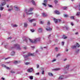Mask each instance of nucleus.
Returning a JSON list of instances; mask_svg holds the SVG:
<instances>
[{
    "instance_id": "6e6d98bb",
    "label": "nucleus",
    "mask_w": 80,
    "mask_h": 80,
    "mask_svg": "<svg viewBox=\"0 0 80 80\" xmlns=\"http://www.w3.org/2000/svg\"><path fill=\"white\" fill-rule=\"evenodd\" d=\"M42 80H47V79H46V78H44Z\"/></svg>"
},
{
    "instance_id": "7ed1b4c3",
    "label": "nucleus",
    "mask_w": 80,
    "mask_h": 80,
    "mask_svg": "<svg viewBox=\"0 0 80 80\" xmlns=\"http://www.w3.org/2000/svg\"><path fill=\"white\" fill-rule=\"evenodd\" d=\"M35 55H36V53H34L33 54L29 53L28 55H24L23 56V57L25 60H26V59H27V57H30V56H35Z\"/></svg>"
},
{
    "instance_id": "9d476101",
    "label": "nucleus",
    "mask_w": 80,
    "mask_h": 80,
    "mask_svg": "<svg viewBox=\"0 0 80 80\" xmlns=\"http://www.w3.org/2000/svg\"><path fill=\"white\" fill-rule=\"evenodd\" d=\"M14 8L15 10H16V11H18L20 10V9H19V8H18V7L17 6H15Z\"/></svg>"
},
{
    "instance_id": "c756f323",
    "label": "nucleus",
    "mask_w": 80,
    "mask_h": 80,
    "mask_svg": "<svg viewBox=\"0 0 80 80\" xmlns=\"http://www.w3.org/2000/svg\"><path fill=\"white\" fill-rule=\"evenodd\" d=\"M80 15V12H77V13L76 14V15L77 16H79V15Z\"/></svg>"
},
{
    "instance_id": "ddd939ff",
    "label": "nucleus",
    "mask_w": 80,
    "mask_h": 80,
    "mask_svg": "<svg viewBox=\"0 0 80 80\" xmlns=\"http://www.w3.org/2000/svg\"><path fill=\"white\" fill-rule=\"evenodd\" d=\"M52 29L50 28V27H47L46 28V30L47 31H51Z\"/></svg>"
},
{
    "instance_id": "bb28decb",
    "label": "nucleus",
    "mask_w": 80,
    "mask_h": 80,
    "mask_svg": "<svg viewBox=\"0 0 80 80\" xmlns=\"http://www.w3.org/2000/svg\"><path fill=\"white\" fill-rule=\"evenodd\" d=\"M14 64H17V63H18V62L17 61H15L14 62Z\"/></svg>"
},
{
    "instance_id": "8fccbe9b",
    "label": "nucleus",
    "mask_w": 80,
    "mask_h": 80,
    "mask_svg": "<svg viewBox=\"0 0 80 80\" xmlns=\"http://www.w3.org/2000/svg\"><path fill=\"white\" fill-rule=\"evenodd\" d=\"M54 2H55V3H58V1H55Z\"/></svg>"
},
{
    "instance_id": "338daca9",
    "label": "nucleus",
    "mask_w": 80,
    "mask_h": 80,
    "mask_svg": "<svg viewBox=\"0 0 80 80\" xmlns=\"http://www.w3.org/2000/svg\"><path fill=\"white\" fill-rule=\"evenodd\" d=\"M32 48H35V47H32Z\"/></svg>"
},
{
    "instance_id": "680f3d73",
    "label": "nucleus",
    "mask_w": 80,
    "mask_h": 80,
    "mask_svg": "<svg viewBox=\"0 0 80 80\" xmlns=\"http://www.w3.org/2000/svg\"><path fill=\"white\" fill-rule=\"evenodd\" d=\"M36 25V24L35 23H34V24H33V26H34V27H35V26Z\"/></svg>"
},
{
    "instance_id": "f03ea898",
    "label": "nucleus",
    "mask_w": 80,
    "mask_h": 80,
    "mask_svg": "<svg viewBox=\"0 0 80 80\" xmlns=\"http://www.w3.org/2000/svg\"><path fill=\"white\" fill-rule=\"evenodd\" d=\"M29 40L31 43H37L38 42H40V41L41 39L40 38H36L33 40V41L30 39H29Z\"/></svg>"
},
{
    "instance_id": "5fc2aeb1",
    "label": "nucleus",
    "mask_w": 80,
    "mask_h": 80,
    "mask_svg": "<svg viewBox=\"0 0 80 80\" xmlns=\"http://www.w3.org/2000/svg\"><path fill=\"white\" fill-rule=\"evenodd\" d=\"M1 79H2V80H5V78H1Z\"/></svg>"
},
{
    "instance_id": "49530a36",
    "label": "nucleus",
    "mask_w": 80,
    "mask_h": 80,
    "mask_svg": "<svg viewBox=\"0 0 80 80\" xmlns=\"http://www.w3.org/2000/svg\"><path fill=\"white\" fill-rule=\"evenodd\" d=\"M11 73H15V72L12 71H11Z\"/></svg>"
},
{
    "instance_id": "473e14b6",
    "label": "nucleus",
    "mask_w": 80,
    "mask_h": 80,
    "mask_svg": "<svg viewBox=\"0 0 80 80\" xmlns=\"http://www.w3.org/2000/svg\"><path fill=\"white\" fill-rule=\"evenodd\" d=\"M24 25L25 27H27V23H24Z\"/></svg>"
},
{
    "instance_id": "4be33fe9",
    "label": "nucleus",
    "mask_w": 80,
    "mask_h": 80,
    "mask_svg": "<svg viewBox=\"0 0 80 80\" xmlns=\"http://www.w3.org/2000/svg\"><path fill=\"white\" fill-rule=\"evenodd\" d=\"M77 47L76 45H73L71 47L72 48H75Z\"/></svg>"
},
{
    "instance_id": "e2e57ef3",
    "label": "nucleus",
    "mask_w": 80,
    "mask_h": 80,
    "mask_svg": "<svg viewBox=\"0 0 80 80\" xmlns=\"http://www.w3.org/2000/svg\"><path fill=\"white\" fill-rule=\"evenodd\" d=\"M76 21L77 22H79V20H77Z\"/></svg>"
},
{
    "instance_id": "20e7f679",
    "label": "nucleus",
    "mask_w": 80,
    "mask_h": 80,
    "mask_svg": "<svg viewBox=\"0 0 80 80\" xmlns=\"http://www.w3.org/2000/svg\"><path fill=\"white\" fill-rule=\"evenodd\" d=\"M5 2H2L1 4H0V10L1 11H2L4 9V8L2 7L3 6H4V5H5L6 4Z\"/></svg>"
},
{
    "instance_id": "a18cd8bd",
    "label": "nucleus",
    "mask_w": 80,
    "mask_h": 80,
    "mask_svg": "<svg viewBox=\"0 0 80 80\" xmlns=\"http://www.w3.org/2000/svg\"><path fill=\"white\" fill-rule=\"evenodd\" d=\"M40 74V72H38L37 73H35V75H38Z\"/></svg>"
},
{
    "instance_id": "0eeeda50",
    "label": "nucleus",
    "mask_w": 80,
    "mask_h": 80,
    "mask_svg": "<svg viewBox=\"0 0 80 80\" xmlns=\"http://www.w3.org/2000/svg\"><path fill=\"white\" fill-rule=\"evenodd\" d=\"M28 72H29V73H31V72H33V69L32 68H29L28 69Z\"/></svg>"
},
{
    "instance_id": "0e129e2a",
    "label": "nucleus",
    "mask_w": 80,
    "mask_h": 80,
    "mask_svg": "<svg viewBox=\"0 0 80 80\" xmlns=\"http://www.w3.org/2000/svg\"><path fill=\"white\" fill-rule=\"evenodd\" d=\"M7 7H8H8H9V6H8V5H7Z\"/></svg>"
},
{
    "instance_id": "1a4fd4ad",
    "label": "nucleus",
    "mask_w": 80,
    "mask_h": 80,
    "mask_svg": "<svg viewBox=\"0 0 80 80\" xmlns=\"http://www.w3.org/2000/svg\"><path fill=\"white\" fill-rule=\"evenodd\" d=\"M53 20L54 22L56 23H57V22H58V21H59V22H61V20H60V19H58V20H57V19H55V18H53Z\"/></svg>"
},
{
    "instance_id": "2f4dec72",
    "label": "nucleus",
    "mask_w": 80,
    "mask_h": 80,
    "mask_svg": "<svg viewBox=\"0 0 80 80\" xmlns=\"http://www.w3.org/2000/svg\"><path fill=\"white\" fill-rule=\"evenodd\" d=\"M32 3L34 5H35V2L33 1H32Z\"/></svg>"
},
{
    "instance_id": "c9c22d12",
    "label": "nucleus",
    "mask_w": 80,
    "mask_h": 80,
    "mask_svg": "<svg viewBox=\"0 0 80 80\" xmlns=\"http://www.w3.org/2000/svg\"><path fill=\"white\" fill-rule=\"evenodd\" d=\"M25 64L26 65H29V64H30V63L28 62H26L25 63Z\"/></svg>"
},
{
    "instance_id": "f3484780",
    "label": "nucleus",
    "mask_w": 80,
    "mask_h": 80,
    "mask_svg": "<svg viewBox=\"0 0 80 80\" xmlns=\"http://www.w3.org/2000/svg\"><path fill=\"white\" fill-rule=\"evenodd\" d=\"M48 75L50 77H52V76H53V74H52L51 73H50V72L48 73Z\"/></svg>"
},
{
    "instance_id": "864d4df0",
    "label": "nucleus",
    "mask_w": 80,
    "mask_h": 80,
    "mask_svg": "<svg viewBox=\"0 0 80 80\" xmlns=\"http://www.w3.org/2000/svg\"><path fill=\"white\" fill-rule=\"evenodd\" d=\"M64 43H65V42H62V45L63 46L64 45Z\"/></svg>"
},
{
    "instance_id": "dca6fc26",
    "label": "nucleus",
    "mask_w": 80,
    "mask_h": 80,
    "mask_svg": "<svg viewBox=\"0 0 80 80\" xmlns=\"http://www.w3.org/2000/svg\"><path fill=\"white\" fill-rule=\"evenodd\" d=\"M63 78H64V77H63V76H61L59 78V79L60 80H62Z\"/></svg>"
},
{
    "instance_id": "a19ab883",
    "label": "nucleus",
    "mask_w": 80,
    "mask_h": 80,
    "mask_svg": "<svg viewBox=\"0 0 80 80\" xmlns=\"http://www.w3.org/2000/svg\"><path fill=\"white\" fill-rule=\"evenodd\" d=\"M36 66L37 68H39V65L38 64H37Z\"/></svg>"
},
{
    "instance_id": "cd10ccee",
    "label": "nucleus",
    "mask_w": 80,
    "mask_h": 80,
    "mask_svg": "<svg viewBox=\"0 0 80 80\" xmlns=\"http://www.w3.org/2000/svg\"><path fill=\"white\" fill-rule=\"evenodd\" d=\"M76 46L77 47H78V48H79V47H80V45H79L78 44V43H77L76 45Z\"/></svg>"
},
{
    "instance_id": "c85d7f7f",
    "label": "nucleus",
    "mask_w": 80,
    "mask_h": 80,
    "mask_svg": "<svg viewBox=\"0 0 80 80\" xmlns=\"http://www.w3.org/2000/svg\"><path fill=\"white\" fill-rule=\"evenodd\" d=\"M48 25H50V21H48L47 22Z\"/></svg>"
},
{
    "instance_id": "a878e982",
    "label": "nucleus",
    "mask_w": 80,
    "mask_h": 80,
    "mask_svg": "<svg viewBox=\"0 0 80 80\" xmlns=\"http://www.w3.org/2000/svg\"><path fill=\"white\" fill-rule=\"evenodd\" d=\"M42 14L43 17H46V16H47V15L45 13H42Z\"/></svg>"
},
{
    "instance_id": "f8f14e48",
    "label": "nucleus",
    "mask_w": 80,
    "mask_h": 80,
    "mask_svg": "<svg viewBox=\"0 0 80 80\" xmlns=\"http://www.w3.org/2000/svg\"><path fill=\"white\" fill-rule=\"evenodd\" d=\"M10 7L11 9H8V12H11L12 10H13V6H11Z\"/></svg>"
},
{
    "instance_id": "c03bdc74",
    "label": "nucleus",
    "mask_w": 80,
    "mask_h": 80,
    "mask_svg": "<svg viewBox=\"0 0 80 80\" xmlns=\"http://www.w3.org/2000/svg\"><path fill=\"white\" fill-rule=\"evenodd\" d=\"M44 70H43L42 72V75H43L44 74Z\"/></svg>"
},
{
    "instance_id": "412c9836",
    "label": "nucleus",
    "mask_w": 80,
    "mask_h": 80,
    "mask_svg": "<svg viewBox=\"0 0 80 80\" xmlns=\"http://www.w3.org/2000/svg\"><path fill=\"white\" fill-rule=\"evenodd\" d=\"M79 51H80V49H77L76 50V53H78Z\"/></svg>"
},
{
    "instance_id": "5701e85b",
    "label": "nucleus",
    "mask_w": 80,
    "mask_h": 80,
    "mask_svg": "<svg viewBox=\"0 0 80 80\" xmlns=\"http://www.w3.org/2000/svg\"><path fill=\"white\" fill-rule=\"evenodd\" d=\"M63 16L65 18H67V17H68V15L67 14H64Z\"/></svg>"
},
{
    "instance_id": "7c9ffc66",
    "label": "nucleus",
    "mask_w": 80,
    "mask_h": 80,
    "mask_svg": "<svg viewBox=\"0 0 80 80\" xmlns=\"http://www.w3.org/2000/svg\"><path fill=\"white\" fill-rule=\"evenodd\" d=\"M29 78L31 80H33V76H29Z\"/></svg>"
},
{
    "instance_id": "6ab92c4d",
    "label": "nucleus",
    "mask_w": 80,
    "mask_h": 80,
    "mask_svg": "<svg viewBox=\"0 0 80 80\" xmlns=\"http://www.w3.org/2000/svg\"><path fill=\"white\" fill-rule=\"evenodd\" d=\"M12 27H18V25L17 24H13L12 25Z\"/></svg>"
},
{
    "instance_id": "69168bd1",
    "label": "nucleus",
    "mask_w": 80,
    "mask_h": 80,
    "mask_svg": "<svg viewBox=\"0 0 80 80\" xmlns=\"http://www.w3.org/2000/svg\"><path fill=\"white\" fill-rule=\"evenodd\" d=\"M10 63V62H7L6 63Z\"/></svg>"
},
{
    "instance_id": "09e8293b",
    "label": "nucleus",
    "mask_w": 80,
    "mask_h": 80,
    "mask_svg": "<svg viewBox=\"0 0 80 80\" xmlns=\"http://www.w3.org/2000/svg\"><path fill=\"white\" fill-rule=\"evenodd\" d=\"M40 23L41 24H43V22H42V21H41L40 22Z\"/></svg>"
},
{
    "instance_id": "a211bd4d",
    "label": "nucleus",
    "mask_w": 80,
    "mask_h": 80,
    "mask_svg": "<svg viewBox=\"0 0 80 80\" xmlns=\"http://www.w3.org/2000/svg\"><path fill=\"white\" fill-rule=\"evenodd\" d=\"M35 20V19H33L31 20H30L29 21V22H30L31 23H32V22H33V21Z\"/></svg>"
},
{
    "instance_id": "ea45409f",
    "label": "nucleus",
    "mask_w": 80,
    "mask_h": 80,
    "mask_svg": "<svg viewBox=\"0 0 80 80\" xmlns=\"http://www.w3.org/2000/svg\"><path fill=\"white\" fill-rule=\"evenodd\" d=\"M61 55V54H58L57 55V57H59V56H60Z\"/></svg>"
},
{
    "instance_id": "72a5a7b5",
    "label": "nucleus",
    "mask_w": 80,
    "mask_h": 80,
    "mask_svg": "<svg viewBox=\"0 0 80 80\" xmlns=\"http://www.w3.org/2000/svg\"><path fill=\"white\" fill-rule=\"evenodd\" d=\"M42 4L44 6V7H46V3H42Z\"/></svg>"
},
{
    "instance_id": "f257e3e1",
    "label": "nucleus",
    "mask_w": 80,
    "mask_h": 80,
    "mask_svg": "<svg viewBox=\"0 0 80 80\" xmlns=\"http://www.w3.org/2000/svg\"><path fill=\"white\" fill-rule=\"evenodd\" d=\"M33 10V8H31L29 9H28V11L27 9H25L24 11L25 13H26V14L28 15H33V12L28 13V12H32Z\"/></svg>"
},
{
    "instance_id": "4d7b16f0",
    "label": "nucleus",
    "mask_w": 80,
    "mask_h": 80,
    "mask_svg": "<svg viewBox=\"0 0 80 80\" xmlns=\"http://www.w3.org/2000/svg\"><path fill=\"white\" fill-rule=\"evenodd\" d=\"M75 34L76 35H78V32H76L75 33Z\"/></svg>"
},
{
    "instance_id": "4468645a",
    "label": "nucleus",
    "mask_w": 80,
    "mask_h": 80,
    "mask_svg": "<svg viewBox=\"0 0 80 80\" xmlns=\"http://www.w3.org/2000/svg\"><path fill=\"white\" fill-rule=\"evenodd\" d=\"M15 52L14 51L12 52L11 53V55H12V56H13V55H15Z\"/></svg>"
},
{
    "instance_id": "4c0bfd02",
    "label": "nucleus",
    "mask_w": 80,
    "mask_h": 80,
    "mask_svg": "<svg viewBox=\"0 0 80 80\" xmlns=\"http://www.w3.org/2000/svg\"><path fill=\"white\" fill-rule=\"evenodd\" d=\"M70 18L71 19H73V20H74V16H71V17Z\"/></svg>"
},
{
    "instance_id": "f704fd0d",
    "label": "nucleus",
    "mask_w": 80,
    "mask_h": 80,
    "mask_svg": "<svg viewBox=\"0 0 80 80\" xmlns=\"http://www.w3.org/2000/svg\"><path fill=\"white\" fill-rule=\"evenodd\" d=\"M30 31L32 32H35V30L33 29H31Z\"/></svg>"
},
{
    "instance_id": "393cba45",
    "label": "nucleus",
    "mask_w": 80,
    "mask_h": 80,
    "mask_svg": "<svg viewBox=\"0 0 80 80\" xmlns=\"http://www.w3.org/2000/svg\"><path fill=\"white\" fill-rule=\"evenodd\" d=\"M60 69V68H57L54 69V70H56V71H58V70H59Z\"/></svg>"
},
{
    "instance_id": "774afa93",
    "label": "nucleus",
    "mask_w": 80,
    "mask_h": 80,
    "mask_svg": "<svg viewBox=\"0 0 80 80\" xmlns=\"http://www.w3.org/2000/svg\"><path fill=\"white\" fill-rule=\"evenodd\" d=\"M8 58H5V60H7V59H8Z\"/></svg>"
},
{
    "instance_id": "79ce46f5",
    "label": "nucleus",
    "mask_w": 80,
    "mask_h": 80,
    "mask_svg": "<svg viewBox=\"0 0 80 80\" xmlns=\"http://www.w3.org/2000/svg\"><path fill=\"white\" fill-rule=\"evenodd\" d=\"M10 39H12V37H9L8 38V40H10Z\"/></svg>"
},
{
    "instance_id": "13d9d810",
    "label": "nucleus",
    "mask_w": 80,
    "mask_h": 80,
    "mask_svg": "<svg viewBox=\"0 0 80 80\" xmlns=\"http://www.w3.org/2000/svg\"><path fill=\"white\" fill-rule=\"evenodd\" d=\"M4 1H10V0H4Z\"/></svg>"
},
{
    "instance_id": "6e6552de",
    "label": "nucleus",
    "mask_w": 80,
    "mask_h": 80,
    "mask_svg": "<svg viewBox=\"0 0 80 80\" xmlns=\"http://www.w3.org/2000/svg\"><path fill=\"white\" fill-rule=\"evenodd\" d=\"M2 67L5 68L6 69H7V70H10V68H8V67L6 66V65L4 64H2Z\"/></svg>"
},
{
    "instance_id": "58836bf2",
    "label": "nucleus",
    "mask_w": 80,
    "mask_h": 80,
    "mask_svg": "<svg viewBox=\"0 0 80 80\" xmlns=\"http://www.w3.org/2000/svg\"><path fill=\"white\" fill-rule=\"evenodd\" d=\"M47 2V0H44V3H46Z\"/></svg>"
},
{
    "instance_id": "3c124183",
    "label": "nucleus",
    "mask_w": 80,
    "mask_h": 80,
    "mask_svg": "<svg viewBox=\"0 0 80 80\" xmlns=\"http://www.w3.org/2000/svg\"><path fill=\"white\" fill-rule=\"evenodd\" d=\"M67 58H65V59H64V60H63V61L64 62L65 61H67Z\"/></svg>"
},
{
    "instance_id": "e433bc0d",
    "label": "nucleus",
    "mask_w": 80,
    "mask_h": 80,
    "mask_svg": "<svg viewBox=\"0 0 80 80\" xmlns=\"http://www.w3.org/2000/svg\"><path fill=\"white\" fill-rule=\"evenodd\" d=\"M67 8V7H63V10H66Z\"/></svg>"
},
{
    "instance_id": "b1692460",
    "label": "nucleus",
    "mask_w": 80,
    "mask_h": 80,
    "mask_svg": "<svg viewBox=\"0 0 80 80\" xmlns=\"http://www.w3.org/2000/svg\"><path fill=\"white\" fill-rule=\"evenodd\" d=\"M62 38L64 39H66L67 38V37H66L65 35H63L62 36Z\"/></svg>"
},
{
    "instance_id": "aec40b11",
    "label": "nucleus",
    "mask_w": 80,
    "mask_h": 80,
    "mask_svg": "<svg viewBox=\"0 0 80 80\" xmlns=\"http://www.w3.org/2000/svg\"><path fill=\"white\" fill-rule=\"evenodd\" d=\"M57 61V59H53L51 61V62H56Z\"/></svg>"
},
{
    "instance_id": "423d86ee",
    "label": "nucleus",
    "mask_w": 80,
    "mask_h": 80,
    "mask_svg": "<svg viewBox=\"0 0 80 80\" xmlns=\"http://www.w3.org/2000/svg\"><path fill=\"white\" fill-rule=\"evenodd\" d=\"M70 67V65L67 64V65L65 67V68L64 70L65 71H68V69H69V67Z\"/></svg>"
},
{
    "instance_id": "9b49d317",
    "label": "nucleus",
    "mask_w": 80,
    "mask_h": 80,
    "mask_svg": "<svg viewBox=\"0 0 80 80\" xmlns=\"http://www.w3.org/2000/svg\"><path fill=\"white\" fill-rule=\"evenodd\" d=\"M43 29L42 28H39L38 29V32H39V33H42V30Z\"/></svg>"
},
{
    "instance_id": "39448f33",
    "label": "nucleus",
    "mask_w": 80,
    "mask_h": 80,
    "mask_svg": "<svg viewBox=\"0 0 80 80\" xmlns=\"http://www.w3.org/2000/svg\"><path fill=\"white\" fill-rule=\"evenodd\" d=\"M14 48H17V50H20L21 49V48L20 47V45L17 44H14Z\"/></svg>"
},
{
    "instance_id": "052dcab7",
    "label": "nucleus",
    "mask_w": 80,
    "mask_h": 80,
    "mask_svg": "<svg viewBox=\"0 0 80 80\" xmlns=\"http://www.w3.org/2000/svg\"><path fill=\"white\" fill-rule=\"evenodd\" d=\"M68 49H66V52H68Z\"/></svg>"
},
{
    "instance_id": "603ef678",
    "label": "nucleus",
    "mask_w": 80,
    "mask_h": 80,
    "mask_svg": "<svg viewBox=\"0 0 80 80\" xmlns=\"http://www.w3.org/2000/svg\"><path fill=\"white\" fill-rule=\"evenodd\" d=\"M71 25L72 26H73V23L72 22H71Z\"/></svg>"
},
{
    "instance_id": "37998d69",
    "label": "nucleus",
    "mask_w": 80,
    "mask_h": 80,
    "mask_svg": "<svg viewBox=\"0 0 80 80\" xmlns=\"http://www.w3.org/2000/svg\"><path fill=\"white\" fill-rule=\"evenodd\" d=\"M48 6L49 7H52V5H50V4H48Z\"/></svg>"
},
{
    "instance_id": "bf43d9fd",
    "label": "nucleus",
    "mask_w": 80,
    "mask_h": 80,
    "mask_svg": "<svg viewBox=\"0 0 80 80\" xmlns=\"http://www.w3.org/2000/svg\"><path fill=\"white\" fill-rule=\"evenodd\" d=\"M51 36V35H49L48 36V38H49V37H50Z\"/></svg>"
},
{
    "instance_id": "de8ad7c7",
    "label": "nucleus",
    "mask_w": 80,
    "mask_h": 80,
    "mask_svg": "<svg viewBox=\"0 0 80 80\" xmlns=\"http://www.w3.org/2000/svg\"><path fill=\"white\" fill-rule=\"evenodd\" d=\"M55 50H56V52H57V51H58V48H55Z\"/></svg>"
},
{
    "instance_id": "2eb2a0df",
    "label": "nucleus",
    "mask_w": 80,
    "mask_h": 80,
    "mask_svg": "<svg viewBox=\"0 0 80 80\" xmlns=\"http://www.w3.org/2000/svg\"><path fill=\"white\" fill-rule=\"evenodd\" d=\"M54 12H55V13H56V14H57L58 15V14H60V12H59L58 11H54Z\"/></svg>"
}]
</instances>
